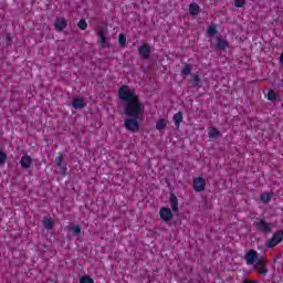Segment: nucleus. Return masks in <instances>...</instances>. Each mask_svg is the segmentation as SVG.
<instances>
[{"mask_svg": "<svg viewBox=\"0 0 283 283\" xmlns=\"http://www.w3.org/2000/svg\"><path fill=\"white\" fill-rule=\"evenodd\" d=\"M118 98L124 103L126 116H132V118H140V116H143L145 104L138 99V95H136V90H134V87L127 85L119 87Z\"/></svg>", "mask_w": 283, "mask_h": 283, "instance_id": "obj_1", "label": "nucleus"}, {"mask_svg": "<svg viewBox=\"0 0 283 283\" xmlns=\"http://www.w3.org/2000/svg\"><path fill=\"white\" fill-rule=\"evenodd\" d=\"M137 117L134 118H127L124 122V127L128 132H133L134 134L140 132V125H138V120H136Z\"/></svg>", "mask_w": 283, "mask_h": 283, "instance_id": "obj_2", "label": "nucleus"}, {"mask_svg": "<svg viewBox=\"0 0 283 283\" xmlns=\"http://www.w3.org/2000/svg\"><path fill=\"white\" fill-rule=\"evenodd\" d=\"M281 240H283V231H277L268 242V247L273 249V247H277V244H280Z\"/></svg>", "mask_w": 283, "mask_h": 283, "instance_id": "obj_3", "label": "nucleus"}, {"mask_svg": "<svg viewBox=\"0 0 283 283\" xmlns=\"http://www.w3.org/2000/svg\"><path fill=\"white\" fill-rule=\"evenodd\" d=\"M159 216L164 222H169L174 218V212H171V209L164 207L159 210Z\"/></svg>", "mask_w": 283, "mask_h": 283, "instance_id": "obj_4", "label": "nucleus"}, {"mask_svg": "<svg viewBox=\"0 0 283 283\" xmlns=\"http://www.w3.org/2000/svg\"><path fill=\"white\" fill-rule=\"evenodd\" d=\"M205 187H207V181L202 177H197L193 180V189L195 191H205Z\"/></svg>", "mask_w": 283, "mask_h": 283, "instance_id": "obj_5", "label": "nucleus"}, {"mask_svg": "<svg viewBox=\"0 0 283 283\" xmlns=\"http://www.w3.org/2000/svg\"><path fill=\"white\" fill-rule=\"evenodd\" d=\"M256 229H259V231H263L264 233H269V231H271V229H273V226L270 223H265L264 219H259L256 222Z\"/></svg>", "mask_w": 283, "mask_h": 283, "instance_id": "obj_6", "label": "nucleus"}, {"mask_svg": "<svg viewBox=\"0 0 283 283\" xmlns=\"http://www.w3.org/2000/svg\"><path fill=\"white\" fill-rule=\"evenodd\" d=\"M247 264H255L258 262V252L251 250L245 255Z\"/></svg>", "mask_w": 283, "mask_h": 283, "instance_id": "obj_7", "label": "nucleus"}, {"mask_svg": "<svg viewBox=\"0 0 283 283\" xmlns=\"http://www.w3.org/2000/svg\"><path fill=\"white\" fill-rule=\"evenodd\" d=\"M139 56H142L143 59H149V54H151V48H149V45L147 44H143L139 50Z\"/></svg>", "mask_w": 283, "mask_h": 283, "instance_id": "obj_8", "label": "nucleus"}, {"mask_svg": "<svg viewBox=\"0 0 283 283\" xmlns=\"http://www.w3.org/2000/svg\"><path fill=\"white\" fill-rule=\"evenodd\" d=\"M167 125H169V122H167V119L159 118L155 125V129H157V132H165V129H167Z\"/></svg>", "mask_w": 283, "mask_h": 283, "instance_id": "obj_9", "label": "nucleus"}, {"mask_svg": "<svg viewBox=\"0 0 283 283\" xmlns=\"http://www.w3.org/2000/svg\"><path fill=\"white\" fill-rule=\"evenodd\" d=\"M98 43L101 44V48H109V42L107 41V38L105 36V31L98 32Z\"/></svg>", "mask_w": 283, "mask_h": 283, "instance_id": "obj_10", "label": "nucleus"}, {"mask_svg": "<svg viewBox=\"0 0 283 283\" xmlns=\"http://www.w3.org/2000/svg\"><path fill=\"white\" fill-rule=\"evenodd\" d=\"M67 28V20L65 18H59L55 20V30H65Z\"/></svg>", "mask_w": 283, "mask_h": 283, "instance_id": "obj_11", "label": "nucleus"}, {"mask_svg": "<svg viewBox=\"0 0 283 283\" xmlns=\"http://www.w3.org/2000/svg\"><path fill=\"white\" fill-rule=\"evenodd\" d=\"M72 106L74 107V109H83V107H85V99L77 97L73 99Z\"/></svg>", "mask_w": 283, "mask_h": 283, "instance_id": "obj_12", "label": "nucleus"}, {"mask_svg": "<svg viewBox=\"0 0 283 283\" xmlns=\"http://www.w3.org/2000/svg\"><path fill=\"white\" fill-rule=\"evenodd\" d=\"M20 165L24 169H29V167H32V157H30V156L22 157L20 160Z\"/></svg>", "mask_w": 283, "mask_h": 283, "instance_id": "obj_13", "label": "nucleus"}, {"mask_svg": "<svg viewBox=\"0 0 283 283\" xmlns=\"http://www.w3.org/2000/svg\"><path fill=\"white\" fill-rule=\"evenodd\" d=\"M172 122L175 123V127L180 129V123L182 122V112H178L174 115Z\"/></svg>", "mask_w": 283, "mask_h": 283, "instance_id": "obj_14", "label": "nucleus"}, {"mask_svg": "<svg viewBox=\"0 0 283 283\" xmlns=\"http://www.w3.org/2000/svg\"><path fill=\"white\" fill-rule=\"evenodd\" d=\"M217 46H218V50H227V48H229V43L227 42V40L218 38Z\"/></svg>", "mask_w": 283, "mask_h": 283, "instance_id": "obj_15", "label": "nucleus"}, {"mask_svg": "<svg viewBox=\"0 0 283 283\" xmlns=\"http://www.w3.org/2000/svg\"><path fill=\"white\" fill-rule=\"evenodd\" d=\"M170 207L172 211H178V198L176 197V195L170 196Z\"/></svg>", "mask_w": 283, "mask_h": 283, "instance_id": "obj_16", "label": "nucleus"}, {"mask_svg": "<svg viewBox=\"0 0 283 283\" xmlns=\"http://www.w3.org/2000/svg\"><path fill=\"white\" fill-rule=\"evenodd\" d=\"M189 12H190V14H193V15L199 14L200 7L197 3H191L189 6Z\"/></svg>", "mask_w": 283, "mask_h": 283, "instance_id": "obj_17", "label": "nucleus"}, {"mask_svg": "<svg viewBox=\"0 0 283 283\" xmlns=\"http://www.w3.org/2000/svg\"><path fill=\"white\" fill-rule=\"evenodd\" d=\"M208 136H209V138H218V136H220V130L212 127L209 129Z\"/></svg>", "mask_w": 283, "mask_h": 283, "instance_id": "obj_18", "label": "nucleus"}, {"mask_svg": "<svg viewBox=\"0 0 283 283\" xmlns=\"http://www.w3.org/2000/svg\"><path fill=\"white\" fill-rule=\"evenodd\" d=\"M254 269L260 273V275H266V273H269V270H266L264 265H254Z\"/></svg>", "mask_w": 283, "mask_h": 283, "instance_id": "obj_19", "label": "nucleus"}, {"mask_svg": "<svg viewBox=\"0 0 283 283\" xmlns=\"http://www.w3.org/2000/svg\"><path fill=\"white\" fill-rule=\"evenodd\" d=\"M118 43L122 48H125V44L127 43V38L125 34L120 33L118 36Z\"/></svg>", "mask_w": 283, "mask_h": 283, "instance_id": "obj_20", "label": "nucleus"}, {"mask_svg": "<svg viewBox=\"0 0 283 283\" xmlns=\"http://www.w3.org/2000/svg\"><path fill=\"white\" fill-rule=\"evenodd\" d=\"M271 201V193L264 192L261 195V202H270Z\"/></svg>", "mask_w": 283, "mask_h": 283, "instance_id": "obj_21", "label": "nucleus"}, {"mask_svg": "<svg viewBox=\"0 0 283 283\" xmlns=\"http://www.w3.org/2000/svg\"><path fill=\"white\" fill-rule=\"evenodd\" d=\"M218 32V30L216 29V25H210L207 30V33L210 35V36H213L216 35V33Z\"/></svg>", "mask_w": 283, "mask_h": 283, "instance_id": "obj_22", "label": "nucleus"}, {"mask_svg": "<svg viewBox=\"0 0 283 283\" xmlns=\"http://www.w3.org/2000/svg\"><path fill=\"white\" fill-rule=\"evenodd\" d=\"M182 74L184 76H188V74H191V67L188 64L184 65Z\"/></svg>", "mask_w": 283, "mask_h": 283, "instance_id": "obj_23", "label": "nucleus"}, {"mask_svg": "<svg viewBox=\"0 0 283 283\" xmlns=\"http://www.w3.org/2000/svg\"><path fill=\"white\" fill-rule=\"evenodd\" d=\"M275 98H277V95L275 94V91L271 90L268 93V99L269 101H275Z\"/></svg>", "mask_w": 283, "mask_h": 283, "instance_id": "obj_24", "label": "nucleus"}, {"mask_svg": "<svg viewBox=\"0 0 283 283\" xmlns=\"http://www.w3.org/2000/svg\"><path fill=\"white\" fill-rule=\"evenodd\" d=\"M7 158H8V155L3 153V150H0V165H4Z\"/></svg>", "mask_w": 283, "mask_h": 283, "instance_id": "obj_25", "label": "nucleus"}, {"mask_svg": "<svg viewBox=\"0 0 283 283\" xmlns=\"http://www.w3.org/2000/svg\"><path fill=\"white\" fill-rule=\"evenodd\" d=\"M77 27L80 30H86L87 29V22L85 20H80L77 23Z\"/></svg>", "mask_w": 283, "mask_h": 283, "instance_id": "obj_26", "label": "nucleus"}, {"mask_svg": "<svg viewBox=\"0 0 283 283\" xmlns=\"http://www.w3.org/2000/svg\"><path fill=\"white\" fill-rule=\"evenodd\" d=\"M80 283H94V280H92L90 276H82L80 279Z\"/></svg>", "mask_w": 283, "mask_h": 283, "instance_id": "obj_27", "label": "nucleus"}, {"mask_svg": "<svg viewBox=\"0 0 283 283\" xmlns=\"http://www.w3.org/2000/svg\"><path fill=\"white\" fill-rule=\"evenodd\" d=\"M43 224H44L45 229H50L52 227V219L45 218L43 221Z\"/></svg>", "mask_w": 283, "mask_h": 283, "instance_id": "obj_28", "label": "nucleus"}, {"mask_svg": "<svg viewBox=\"0 0 283 283\" xmlns=\"http://www.w3.org/2000/svg\"><path fill=\"white\" fill-rule=\"evenodd\" d=\"M70 231H73V233H75V235H78V233H81V227L78 226H72L70 228Z\"/></svg>", "mask_w": 283, "mask_h": 283, "instance_id": "obj_29", "label": "nucleus"}, {"mask_svg": "<svg viewBox=\"0 0 283 283\" xmlns=\"http://www.w3.org/2000/svg\"><path fill=\"white\" fill-rule=\"evenodd\" d=\"M244 3H247L245 0H234L235 8H242V6H244Z\"/></svg>", "mask_w": 283, "mask_h": 283, "instance_id": "obj_30", "label": "nucleus"}, {"mask_svg": "<svg viewBox=\"0 0 283 283\" xmlns=\"http://www.w3.org/2000/svg\"><path fill=\"white\" fill-rule=\"evenodd\" d=\"M55 163H56L57 167H61V166H62V163H63V155H60V156L55 159Z\"/></svg>", "mask_w": 283, "mask_h": 283, "instance_id": "obj_31", "label": "nucleus"}, {"mask_svg": "<svg viewBox=\"0 0 283 283\" xmlns=\"http://www.w3.org/2000/svg\"><path fill=\"white\" fill-rule=\"evenodd\" d=\"M255 266H264V260L263 259H258Z\"/></svg>", "mask_w": 283, "mask_h": 283, "instance_id": "obj_32", "label": "nucleus"}, {"mask_svg": "<svg viewBox=\"0 0 283 283\" xmlns=\"http://www.w3.org/2000/svg\"><path fill=\"white\" fill-rule=\"evenodd\" d=\"M193 83L195 85H198L200 83V76L193 75Z\"/></svg>", "mask_w": 283, "mask_h": 283, "instance_id": "obj_33", "label": "nucleus"}, {"mask_svg": "<svg viewBox=\"0 0 283 283\" xmlns=\"http://www.w3.org/2000/svg\"><path fill=\"white\" fill-rule=\"evenodd\" d=\"M60 169H61L63 176H65V174H67V168L66 167L60 166Z\"/></svg>", "mask_w": 283, "mask_h": 283, "instance_id": "obj_34", "label": "nucleus"}, {"mask_svg": "<svg viewBox=\"0 0 283 283\" xmlns=\"http://www.w3.org/2000/svg\"><path fill=\"white\" fill-rule=\"evenodd\" d=\"M279 61H280V64L283 65V52L281 53Z\"/></svg>", "mask_w": 283, "mask_h": 283, "instance_id": "obj_35", "label": "nucleus"}, {"mask_svg": "<svg viewBox=\"0 0 283 283\" xmlns=\"http://www.w3.org/2000/svg\"><path fill=\"white\" fill-rule=\"evenodd\" d=\"M242 283H255V281H243Z\"/></svg>", "mask_w": 283, "mask_h": 283, "instance_id": "obj_36", "label": "nucleus"}]
</instances>
